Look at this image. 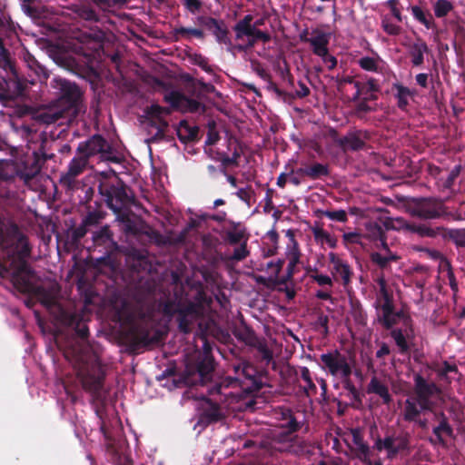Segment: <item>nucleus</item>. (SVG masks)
Returning a JSON list of instances; mask_svg holds the SVG:
<instances>
[{"instance_id": "51", "label": "nucleus", "mask_w": 465, "mask_h": 465, "mask_svg": "<svg viewBox=\"0 0 465 465\" xmlns=\"http://www.w3.org/2000/svg\"><path fill=\"white\" fill-rule=\"evenodd\" d=\"M434 13L437 17H443L453 9L452 4L448 0H438L434 5Z\"/></svg>"}, {"instance_id": "5", "label": "nucleus", "mask_w": 465, "mask_h": 465, "mask_svg": "<svg viewBox=\"0 0 465 465\" xmlns=\"http://www.w3.org/2000/svg\"><path fill=\"white\" fill-rule=\"evenodd\" d=\"M153 290V285L149 280H146L144 282H140L134 288V299L137 303L138 311L131 312L128 315V320L132 323V326L127 335L129 347L133 351L147 347L159 341L158 331L149 328L147 324L135 322L136 319L143 322L146 318L147 313L144 312L143 307L152 297Z\"/></svg>"}, {"instance_id": "43", "label": "nucleus", "mask_w": 465, "mask_h": 465, "mask_svg": "<svg viewBox=\"0 0 465 465\" xmlns=\"http://www.w3.org/2000/svg\"><path fill=\"white\" fill-rule=\"evenodd\" d=\"M67 113L63 109L53 108L41 114L42 121L46 124H55L58 120L64 118Z\"/></svg>"}, {"instance_id": "7", "label": "nucleus", "mask_w": 465, "mask_h": 465, "mask_svg": "<svg viewBox=\"0 0 465 465\" xmlns=\"http://www.w3.org/2000/svg\"><path fill=\"white\" fill-rule=\"evenodd\" d=\"M198 302L183 305L181 302L167 301L163 307L164 315L173 317L177 316L178 328L183 333H189L193 330L195 321L198 319V311L203 308V288L200 285L198 290Z\"/></svg>"}, {"instance_id": "15", "label": "nucleus", "mask_w": 465, "mask_h": 465, "mask_svg": "<svg viewBox=\"0 0 465 465\" xmlns=\"http://www.w3.org/2000/svg\"><path fill=\"white\" fill-rule=\"evenodd\" d=\"M58 319L63 326L71 331H74L78 338L82 340L88 338L89 329L84 312H70L67 310H61Z\"/></svg>"}, {"instance_id": "59", "label": "nucleus", "mask_w": 465, "mask_h": 465, "mask_svg": "<svg viewBox=\"0 0 465 465\" xmlns=\"http://www.w3.org/2000/svg\"><path fill=\"white\" fill-rule=\"evenodd\" d=\"M282 414L286 419V423H284L282 426L286 427L290 431H296L299 429V423L292 415V411L290 410H286L282 412Z\"/></svg>"}, {"instance_id": "47", "label": "nucleus", "mask_w": 465, "mask_h": 465, "mask_svg": "<svg viewBox=\"0 0 465 465\" xmlns=\"http://www.w3.org/2000/svg\"><path fill=\"white\" fill-rule=\"evenodd\" d=\"M41 147L38 151L34 152V166H33V174L37 173L40 172L42 166L44 163L48 160L51 159L54 154H47L45 153Z\"/></svg>"}, {"instance_id": "46", "label": "nucleus", "mask_w": 465, "mask_h": 465, "mask_svg": "<svg viewBox=\"0 0 465 465\" xmlns=\"http://www.w3.org/2000/svg\"><path fill=\"white\" fill-rule=\"evenodd\" d=\"M315 240L321 244L327 243L330 247L333 248L336 245V241L321 227H313L312 229Z\"/></svg>"}, {"instance_id": "37", "label": "nucleus", "mask_w": 465, "mask_h": 465, "mask_svg": "<svg viewBox=\"0 0 465 465\" xmlns=\"http://www.w3.org/2000/svg\"><path fill=\"white\" fill-rule=\"evenodd\" d=\"M283 262L279 260L276 262H268L266 270L269 273V280L274 283L286 284L287 279H279V273L282 268Z\"/></svg>"}, {"instance_id": "35", "label": "nucleus", "mask_w": 465, "mask_h": 465, "mask_svg": "<svg viewBox=\"0 0 465 465\" xmlns=\"http://www.w3.org/2000/svg\"><path fill=\"white\" fill-rule=\"evenodd\" d=\"M89 229L82 223L77 227H71L67 231L68 242L74 246L78 247L81 240L87 234Z\"/></svg>"}, {"instance_id": "60", "label": "nucleus", "mask_w": 465, "mask_h": 465, "mask_svg": "<svg viewBox=\"0 0 465 465\" xmlns=\"http://www.w3.org/2000/svg\"><path fill=\"white\" fill-rule=\"evenodd\" d=\"M412 14L414 17L419 20L421 24H423L427 28L430 27L431 25V16L430 15V19H428L424 12L421 10L420 7L415 5L411 8Z\"/></svg>"}, {"instance_id": "45", "label": "nucleus", "mask_w": 465, "mask_h": 465, "mask_svg": "<svg viewBox=\"0 0 465 465\" xmlns=\"http://www.w3.org/2000/svg\"><path fill=\"white\" fill-rule=\"evenodd\" d=\"M366 237L370 240H382L384 232L380 224L375 222H368L365 223Z\"/></svg>"}, {"instance_id": "44", "label": "nucleus", "mask_w": 465, "mask_h": 465, "mask_svg": "<svg viewBox=\"0 0 465 465\" xmlns=\"http://www.w3.org/2000/svg\"><path fill=\"white\" fill-rule=\"evenodd\" d=\"M341 145L345 149L359 150L364 146V142L355 134H350L341 140Z\"/></svg>"}, {"instance_id": "16", "label": "nucleus", "mask_w": 465, "mask_h": 465, "mask_svg": "<svg viewBox=\"0 0 465 465\" xmlns=\"http://www.w3.org/2000/svg\"><path fill=\"white\" fill-rule=\"evenodd\" d=\"M76 152L82 156H86V160L90 162V159L96 154L111 153L112 146L102 135L94 134L86 141L79 143Z\"/></svg>"}, {"instance_id": "21", "label": "nucleus", "mask_w": 465, "mask_h": 465, "mask_svg": "<svg viewBox=\"0 0 465 465\" xmlns=\"http://www.w3.org/2000/svg\"><path fill=\"white\" fill-rule=\"evenodd\" d=\"M367 392L378 395L384 404L389 405L392 401L387 383L376 375L371 377L367 386Z\"/></svg>"}, {"instance_id": "30", "label": "nucleus", "mask_w": 465, "mask_h": 465, "mask_svg": "<svg viewBox=\"0 0 465 465\" xmlns=\"http://www.w3.org/2000/svg\"><path fill=\"white\" fill-rule=\"evenodd\" d=\"M205 110L208 107H215L217 110H222L223 105V99L222 94L215 90L212 84H205Z\"/></svg>"}, {"instance_id": "6", "label": "nucleus", "mask_w": 465, "mask_h": 465, "mask_svg": "<svg viewBox=\"0 0 465 465\" xmlns=\"http://www.w3.org/2000/svg\"><path fill=\"white\" fill-rule=\"evenodd\" d=\"M74 369L83 388L90 392L95 400H100L105 378L101 362L97 359L89 361L85 355H79L75 360Z\"/></svg>"}, {"instance_id": "28", "label": "nucleus", "mask_w": 465, "mask_h": 465, "mask_svg": "<svg viewBox=\"0 0 465 465\" xmlns=\"http://www.w3.org/2000/svg\"><path fill=\"white\" fill-rule=\"evenodd\" d=\"M331 263L333 265L332 274L339 275L346 285L350 282L351 271L348 264L344 263L335 253L329 254Z\"/></svg>"}, {"instance_id": "20", "label": "nucleus", "mask_w": 465, "mask_h": 465, "mask_svg": "<svg viewBox=\"0 0 465 465\" xmlns=\"http://www.w3.org/2000/svg\"><path fill=\"white\" fill-rule=\"evenodd\" d=\"M221 318L217 313H212L205 318V336L210 335L221 342H226L229 334L221 326Z\"/></svg>"}, {"instance_id": "12", "label": "nucleus", "mask_w": 465, "mask_h": 465, "mask_svg": "<svg viewBox=\"0 0 465 465\" xmlns=\"http://www.w3.org/2000/svg\"><path fill=\"white\" fill-rule=\"evenodd\" d=\"M322 367L335 377L348 379L352 372V358L341 354L338 350L321 355Z\"/></svg>"}, {"instance_id": "41", "label": "nucleus", "mask_w": 465, "mask_h": 465, "mask_svg": "<svg viewBox=\"0 0 465 465\" xmlns=\"http://www.w3.org/2000/svg\"><path fill=\"white\" fill-rule=\"evenodd\" d=\"M301 172L312 179H317L329 174L328 167L322 163H315L310 167L302 169Z\"/></svg>"}, {"instance_id": "62", "label": "nucleus", "mask_w": 465, "mask_h": 465, "mask_svg": "<svg viewBox=\"0 0 465 465\" xmlns=\"http://www.w3.org/2000/svg\"><path fill=\"white\" fill-rule=\"evenodd\" d=\"M199 224L198 220L191 218L186 227L181 232L179 239L181 241H186L190 232L195 230Z\"/></svg>"}, {"instance_id": "39", "label": "nucleus", "mask_w": 465, "mask_h": 465, "mask_svg": "<svg viewBox=\"0 0 465 465\" xmlns=\"http://www.w3.org/2000/svg\"><path fill=\"white\" fill-rule=\"evenodd\" d=\"M443 237L451 240L458 247L465 248V228L444 229Z\"/></svg>"}, {"instance_id": "24", "label": "nucleus", "mask_w": 465, "mask_h": 465, "mask_svg": "<svg viewBox=\"0 0 465 465\" xmlns=\"http://www.w3.org/2000/svg\"><path fill=\"white\" fill-rule=\"evenodd\" d=\"M312 47V51L319 56L327 55V45L329 44V35L320 31H314L312 33V36L306 39Z\"/></svg>"}, {"instance_id": "22", "label": "nucleus", "mask_w": 465, "mask_h": 465, "mask_svg": "<svg viewBox=\"0 0 465 465\" xmlns=\"http://www.w3.org/2000/svg\"><path fill=\"white\" fill-rule=\"evenodd\" d=\"M378 284L380 286V291L376 300V308H380L381 312H388L391 308H394V304L392 294L387 288V283L383 275L378 279Z\"/></svg>"}, {"instance_id": "26", "label": "nucleus", "mask_w": 465, "mask_h": 465, "mask_svg": "<svg viewBox=\"0 0 465 465\" xmlns=\"http://www.w3.org/2000/svg\"><path fill=\"white\" fill-rule=\"evenodd\" d=\"M101 203L97 201L94 202V205L86 207V215L82 220V223L90 229L91 227L98 225L104 218V213L100 209Z\"/></svg>"}, {"instance_id": "42", "label": "nucleus", "mask_w": 465, "mask_h": 465, "mask_svg": "<svg viewBox=\"0 0 465 465\" xmlns=\"http://www.w3.org/2000/svg\"><path fill=\"white\" fill-rule=\"evenodd\" d=\"M175 35L178 38L191 39L193 37L202 38L203 37V31L199 28L183 27L180 26L174 29Z\"/></svg>"}, {"instance_id": "19", "label": "nucleus", "mask_w": 465, "mask_h": 465, "mask_svg": "<svg viewBox=\"0 0 465 465\" xmlns=\"http://www.w3.org/2000/svg\"><path fill=\"white\" fill-rule=\"evenodd\" d=\"M435 420L438 425L433 428L435 439H430L433 445L446 446V437H452L453 430L450 425L447 417L443 412H433Z\"/></svg>"}, {"instance_id": "2", "label": "nucleus", "mask_w": 465, "mask_h": 465, "mask_svg": "<svg viewBox=\"0 0 465 465\" xmlns=\"http://www.w3.org/2000/svg\"><path fill=\"white\" fill-rule=\"evenodd\" d=\"M205 423L221 420L225 416L229 399L240 401L254 391L261 383L255 379L256 371L247 361L234 365L237 377L223 379L216 371V364L210 355L211 346L205 341Z\"/></svg>"}, {"instance_id": "23", "label": "nucleus", "mask_w": 465, "mask_h": 465, "mask_svg": "<svg viewBox=\"0 0 465 465\" xmlns=\"http://www.w3.org/2000/svg\"><path fill=\"white\" fill-rule=\"evenodd\" d=\"M433 409L421 408L419 401L414 398H408L404 401V408L402 411V417L405 421L413 422L415 420L420 418L422 411H432Z\"/></svg>"}, {"instance_id": "4", "label": "nucleus", "mask_w": 465, "mask_h": 465, "mask_svg": "<svg viewBox=\"0 0 465 465\" xmlns=\"http://www.w3.org/2000/svg\"><path fill=\"white\" fill-rule=\"evenodd\" d=\"M128 191V186L119 178L102 181L98 185L99 194L107 207L117 215L124 225V232L128 234L139 235L143 232V222L132 218L129 213L123 211L133 202Z\"/></svg>"}, {"instance_id": "63", "label": "nucleus", "mask_w": 465, "mask_h": 465, "mask_svg": "<svg viewBox=\"0 0 465 465\" xmlns=\"http://www.w3.org/2000/svg\"><path fill=\"white\" fill-rule=\"evenodd\" d=\"M244 237V231L234 229L233 231L227 232V239L231 244H236L240 242Z\"/></svg>"}, {"instance_id": "55", "label": "nucleus", "mask_w": 465, "mask_h": 465, "mask_svg": "<svg viewBox=\"0 0 465 465\" xmlns=\"http://www.w3.org/2000/svg\"><path fill=\"white\" fill-rule=\"evenodd\" d=\"M249 253L246 242H244L234 249L233 253L228 259L236 262L242 261L249 255Z\"/></svg>"}, {"instance_id": "64", "label": "nucleus", "mask_w": 465, "mask_h": 465, "mask_svg": "<svg viewBox=\"0 0 465 465\" xmlns=\"http://www.w3.org/2000/svg\"><path fill=\"white\" fill-rule=\"evenodd\" d=\"M323 214L331 220H336V221H340V222H345L347 220V213L343 210L333 211V212L325 211V212H323Z\"/></svg>"}, {"instance_id": "32", "label": "nucleus", "mask_w": 465, "mask_h": 465, "mask_svg": "<svg viewBox=\"0 0 465 465\" xmlns=\"http://www.w3.org/2000/svg\"><path fill=\"white\" fill-rule=\"evenodd\" d=\"M401 320L404 322L408 321L403 312H395L394 308H391L388 312H381V316L379 318V322L386 328L391 329L392 326L397 324Z\"/></svg>"}, {"instance_id": "53", "label": "nucleus", "mask_w": 465, "mask_h": 465, "mask_svg": "<svg viewBox=\"0 0 465 465\" xmlns=\"http://www.w3.org/2000/svg\"><path fill=\"white\" fill-rule=\"evenodd\" d=\"M208 138L205 141V144L212 145L216 143L220 139V130L217 127L215 122L212 121L208 123Z\"/></svg>"}, {"instance_id": "18", "label": "nucleus", "mask_w": 465, "mask_h": 465, "mask_svg": "<svg viewBox=\"0 0 465 465\" xmlns=\"http://www.w3.org/2000/svg\"><path fill=\"white\" fill-rule=\"evenodd\" d=\"M414 393L421 408L433 409V402L430 397L439 392L438 387L432 382H427L420 374L414 378Z\"/></svg>"}, {"instance_id": "57", "label": "nucleus", "mask_w": 465, "mask_h": 465, "mask_svg": "<svg viewBox=\"0 0 465 465\" xmlns=\"http://www.w3.org/2000/svg\"><path fill=\"white\" fill-rule=\"evenodd\" d=\"M99 8L105 11L116 6L117 5H124L126 0H92Z\"/></svg>"}, {"instance_id": "25", "label": "nucleus", "mask_w": 465, "mask_h": 465, "mask_svg": "<svg viewBox=\"0 0 465 465\" xmlns=\"http://www.w3.org/2000/svg\"><path fill=\"white\" fill-rule=\"evenodd\" d=\"M205 29L212 33L220 43H229L228 30L223 21L214 18L205 19Z\"/></svg>"}, {"instance_id": "8", "label": "nucleus", "mask_w": 465, "mask_h": 465, "mask_svg": "<svg viewBox=\"0 0 465 465\" xmlns=\"http://www.w3.org/2000/svg\"><path fill=\"white\" fill-rule=\"evenodd\" d=\"M163 101L170 104V107H163L159 104L147 106L145 114L152 118L162 117L163 114L170 115L173 111L182 113H194L200 107V103L194 99L188 98L179 91H171L164 94Z\"/></svg>"}, {"instance_id": "11", "label": "nucleus", "mask_w": 465, "mask_h": 465, "mask_svg": "<svg viewBox=\"0 0 465 465\" xmlns=\"http://www.w3.org/2000/svg\"><path fill=\"white\" fill-rule=\"evenodd\" d=\"M219 245H221V242L218 238L205 235V249H215V253L210 252L208 254L209 268H205V289L208 288L210 284L219 291L222 284V278L218 270L219 266L224 261V257L217 251Z\"/></svg>"}, {"instance_id": "48", "label": "nucleus", "mask_w": 465, "mask_h": 465, "mask_svg": "<svg viewBox=\"0 0 465 465\" xmlns=\"http://www.w3.org/2000/svg\"><path fill=\"white\" fill-rule=\"evenodd\" d=\"M76 13L79 17L86 21L97 22L99 20L98 14L89 5H81Z\"/></svg>"}, {"instance_id": "38", "label": "nucleus", "mask_w": 465, "mask_h": 465, "mask_svg": "<svg viewBox=\"0 0 465 465\" xmlns=\"http://www.w3.org/2000/svg\"><path fill=\"white\" fill-rule=\"evenodd\" d=\"M440 232H444V228L442 227H436L431 228L426 224H415L412 223L411 228V232L417 233L418 235L421 237H435L438 235Z\"/></svg>"}, {"instance_id": "17", "label": "nucleus", "mask_w": 465, "mask_h": 465, "mask_svg": "<svg viewBox=\"0 0 465 465\" xmlns=\"http://www.w3.org/2000/svg\"><path fill=\"white\" fill-rule=\"evenodd\" d=\"M375 447L378 450H385L388 458L393 459L398 453L410 450V434L406 432L398 436H387L383 440L378 439Z\"/></svg>"}, {"instance_id": "13", "label": "nucleus", "mask_w": 465, "mask_h": 465, "mask_svg": "<svg viewBox=\"0 0 465 465\" xmlns=\"http://www.w3.org/2000/svg\"><path fill=\"white\" fill-rule=\"evenodd\" d=\"M59 89V97L57 99V107L63 109L67 114L76 113L77 107L82 100V91L74 83L64 79L57 81Z\"/></svg>"}, {"instance_id": "56", "label": "nucleus", "mask_w": 465, "mask_h": 465, "mask_svg": "<svg viewBox=\"0 0 465 465\" xmlns=\"http://www.w3.org/2000/svg\"><path fill=\"white\" fill-rule=\"evenodd\" d=\"M35 3V0H23L22 3L24 12L31 17H38L40 15L39 9Z\"/></svg>"}, {"instance_id": "52", "label": "nucleus", "mask_w": 465, "mask_h": 465, "mask_svg": "<svg viewBox=\"0 0 465 465\" xmlns=\"http://www.w3.org/2000/svg\"><path fill=\"white\" fill-rule=\"evenodd\" d=\"M348 84H352L355 89V93L353 94L352 99H354V100L358 99L359 96L361 95V84L359 82L352 81V79L350 77H347V78L338 81V89L341 92H344L347 89Z\"/></svg>"}, {"instance_id": "29", "label": "nucleus", "mask_w": 465, "mask_h": 465, "mask_svg": "<svg viewBox=\"0 0 465 465\" xmlns=\"http://www.w3.org/2000/svg\"><path fill=\"white\" fill-rule=\"evenodd\" d=\"M351 434L357 456L366 460L370 457V448L364 442L361 431L359 429H353L351 430Z\"/></svg>"}, {"instance_id": "1", "label": "nucleus", "mask_w": 465, "mask_h": 465, "mask_svg": "<svg viewBox=\"0 0 465 465\" xmlns=\"http://www.w3.org/2000/svg\"><path fill=\"white\" fill-rule=\"evenodd\" d=\"M0 250L6 255V261H0V278L10 279L22 292L28 293L46 308L55 304L58 289L52 284H34L30 277L34 272L27 259L31 256L32 246L28 237L15 223L5 224L0 217Z\"/></svg>"}, {"instance_id": "27", "label": "nucleus", "mask_w": 465, "mask_h": 465, "mask_svg": "<svg viewBox=\"0 0 465 465\" xmlns=\"http://www.w3.org/2000/svg\"><path fill=\"white\" fill-rule=\"evenodd\" d=\"M198 132V127L190 125L185 120H182L176 128L177 136L179 140L183 143L197 141Z\"/></svg>"}, {"instance_id": "14", "label": "nucleus", "mask_w": 465, "mask_h": 465, "mask_svg": "<svg viewBox=\"0 0 465 465\" xmlns=\"http://www.w3.org/2000/svg\"><path fill=\"white\" fill-rule=\"evenodd\" d=\"M91 167L90 162L86 156H82L75 152V155L69 162L67 170L60 176V183L68 190H74L76 187L77 177L83 174Z\"/></svg>"}, {"instance_id": "9", "label": "nucleus", "mask_w": 465, "mask_h": 465, "mask_svg": "<svg viewBox=\"0 0 465 465\" xmlns=\"http://www.w3.org/2000/svg\"><path fill=\"white\" fill-rule=\"evenodd\" d=\"M405 210L412 217L421 220H436L449 214L444 201L434 197L411 199L405 204Z\"/></svg>"}, {"instance_id": "3", "label": "nucleus", "mask_w": 465, "mask_h": 465, "mask_svg": "<svg viewBox=\"0 0 465 465\" xmlns=\"http://www.w3.org/2000/svg\"><path fill=\"white\" fill-rule=\"evenodd\" d=\"M162 377H173L176 387L188 388L184 398L193 401L196 411L195 417L191 421L196 420L193 430L196 431L195 438H198L203 430V392L200 391V387L203 386V358L199 356L195 361L187 360L184 370L178 375L175 367H168L163 371Z\"/></svg>"}, {"instance_id": "34", "label": "nucleus", "mask_w": 465, "mask_h": 465, "mask_svg": "<svg viewBox=\"0 0 465 465\" xmlns=\"http://www.w3.org/2000/svg\"><path fill=\"white\" fill-rule=\"evenodd\" d=\"M225 202L223 199L215 200L205 212V220H212L217 223H223L226 220L227 213L224 210L218 211L217 213H213L212 211L217 210L221 206H224Z\"/></svg>"}, {"instance_id": "33", "label": "nucleus", "mask_w": 465, "mask_h": 465, "mask_svg": "<svg viewBox=\"0 0 465 465\" xmlns=\"http://www.w3.org/2000/svg\"><path fill=\"white\" fill-rule=\"evenodd\" d=\"M233 335L248 346L253 344V341H255V339L257 338L254 331L244 323L235 327L233 330Z\"/></svg>"}, {"instance_id": "61", "label": "nucleus", "mask_w": 465, "mask_h": 465, "mask_svg": "<svg viewBox=\"0 0 465 465\" xmlns=\"http://www.w3.org/2000/svg\"><path fill=\"white\" fill-rule=\"evenodd\" d=\"M301 376H302V380L306 383L305 391H306L307 393H308L309 390H312V391H315L316 390V386H315V384L313 383V381H312V380L311 378V373H310V371H309V369L307 367H302L301 369Z\"/></svg>"}, {"instance_id": "10", "label": "nucleus", "mask_w": 465, "mask_h": 465, "mask_svg": "<svg viewBox=\"0 0 465 465\" xmlns=\"http://www.w3.org/2000/svg\"><path fill=\"white\" fill-rule=\"evenodd\" d=\"M252 15H247L233 26L236 40H243L246 37V45L239 46L240 50L252 48L258 41L267 43L271 40L268 33L261 31L252 24Z\"/></svg>"}, {"instance_id": "40", "label": "nucleus", "mask_w": 465, "mask_h": 465, "mask_svg": "<svg viewBox=\"0 0 465 465\" xmlns=\"http://www.w3.org/2000/svg\"><path fill=\"white\" fill-rule=\"evenodd\" d=\"M399 257L391 252L382 255L379 252L371 253V260L373 263L377 264L381 269H387L391 262L398 261Z\"/></svg>"}, {"instance_id": "50", "label": "nucleus", "mask_w": 465, "mask_h": 465, "mask_svg": "<svg viewBox=\"0 0 465 465\" xmlns=\"http://www.w3.org/2000/svg\"><path fill=\"white\" fill-rule=\"evenodd\" d=\"M427 51L425 44H416L411 51V61L414 65H420L423 63V53Z\"/></svg>"}, {"instance_id": "49", "label": "nucleus", "mask_w": 465, "mask_h": 465, "mask_svg": "<svg viewBox=\"0 0 465 465\" xmlns=\"http://www.w3.org/2000/svg\"><path fill=\"white\" fill-rule=\"evenodd\" d=\"M251 347L256 348L257 351L262 354V360L266 361L267 362H270L272 360V351L269 349L266 341L263 339H259L257 337Z\"/></svg>"}, {"instance_id": "31", "label": "nucleus", "mask_w": 465, "mask_h": 465, "mask_svg": "<svg viewBox=\"0 0 465 465\" xmlns=\"http://www.w3.org/2000/svg\"><path fill=\"white\" fill-rule=\"evenodd\" d=\"M93 242L94 246L111 247L115 244L111 230L107 225L93 233Z\"/></svg>"}, {"instance_id": "58", "label": "nucleus", "mask_w": 465, "mask_h": 465, "mask_svg": "<svg viewBox=\"0 0 465 465\" xmlns=\"http://www.w3.org/2000/svg\"><path fill=\"white\" fill-rule=\"evenodd\" d=\"M391 337L394 339L396 344L399 346L401 351H406L408 350L407 341L401 330H393L391 331Z\"/></svg>"}, {"instance_id": "36", "label": "nucleus", "mask_w": 465, "mask_h": 465, "mask_svg": "<svg viewBox=\"0 0 465 465\" xmlns=\"http://www.w3.org/2000/svg\"><path fill=\"white\" fill-rule=\"evenodd\" d=\"M436 371L440 379L445 380L448 382H450L452 380L459 379L457 366L450 364L447 361H444L442 367L437 369Z\"/></svg>"}, {"instance_id": "54", "label": "nucleus", "mask_w": 465, "mask_h": 465, "mask_svg": "<svg viewBox=\"0 0 465 465\" xmlns=\"http://www.w3.org/2000/svg\"><path fill=\"white\" fill-rule=\"evenodd\" d=\"M395 88L397 90V97L398 104L400 107H404L408 104V98L411 96V93L410 89L404 87L401 84H396Z\"/></svg>"}]
</instances>
